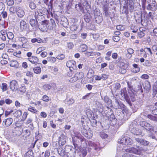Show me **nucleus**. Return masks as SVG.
Returning <instances> with one entry per match:
<instances>
[{
  "instance_id": "58836bf2",
  "label": "nucleus",
  "mask_w": 157,
  "mask_h": 157,
  "mask_svg": "<svg viewBox=\"0 0 157 157\" xmlns=\"http://www.w3.org/2000/svg\"><path fill=\"white\" fill-rule=\"evenodd\" d=\"M94 17L102 15L101 13L100 12L99 9L96 8L94 11Z\"/></svg>"
},
{
  "instance_id": "423d86ee",
  "label": "nucleus",
  "mask_w": 157,
  "mask_h": 157,
  "mask_svg": "<svg viewBox=\"0 0 157 157\" xmlns=\"http://www.w3.org/2000/svg\"><path fill=\"white\" fill-rule=\"evenodd\" d=\"M117 142L123 145V147L131 145L132 144V140L127 136H124L120 137L117 140Z\"/></svg>"
},
{
  "instance_id": "a18cd8bd",
  "label": "nucleus",
  "mask_w": 157,
  "mask_h": 157,
  "mask_svg": "<svg viewBox=\"0 0 157 157\" xmlns=\"http://www.w3.org/2000/svg\"><path fill=\"white\" fill-rule=\"evenodd\" d=\"M147 117L148 118L152 120L153 121H157V117L153 116L151 114L148 115Z\"/></svg>"
},
{
  "instance_id": "c9c22d12",
  "label": "nucleus",
  "mask_w": 157,
  "mask_h": 157,
  "mask_svg": "<svg viewBox=\"0 0 157 157\" xmlns=\"http://www.w3.org/2000/svg\"><path fill=\"white\" fill-rule=\"evenodd\" d=\"M87 48L88 47L86 44H82L79 47V50L82 52H84L86 50Z\"/></svg>"
},
{
  "instance_id": "1a4fd4ad",
  "label": "nucleus",
  "mask_w": 157,
  "mask_h": 157,
  "mask_svg": "<svg viewBox=\"0 0 157 157\" xmlns=\"http://www.w3.org/2000/svg\"><path fill=\"white\" fill-rule=\"evenodd\" d=\"M65 152L67 157H74L75 154L74 148L70 146L67 145L65 148Z\"/></svg>"
},
{
  "instance_id": "a211bd4d",
  "label": "nucleus",
  "mask_w": 157,
  "mask_h": 157,
  "mask_svg": "<svg viewBox=\"0 0 157 157\" xmlns=\"http://www.w3.org/2000/svg\"><path fill=\"white\" fill-rule=\"evenodd\" d=\"M135 140L136 141L143 145L147 146L149 144V142L143 139L136 138Z\"/></svg>"
},
{
  "instance_id": "052dcab7",
  "label": "nucleus",
  "mask_w": 157,
  "mask_h": 157,
  "mask_svg": "<svg viewBox=\"0 0 157 157\" xmlns=\"http://www.w3.org/2000/svg\"><path fill=\"white\" fill-rule=\"evenodd\" d=\"M130 29L132 30V32L133 33H136L138 31V29L136 27L133 25H132L131 26Z\"/></svg>"
},
{
  "instance_id": "0eeeda50",
  "label": "nucleus",
  "mask_w": 157,
  "mask_h": 157,
  "mask_svg": "<svg viewBox=\"0 0 157 157\" xmlns=\"http://www.w3.org/2000/svg\"><path fill=\"white\" fill-rule=\"evenodd\" d=\"M43 10L45 11V12L42 13L41 12V10H40L39 11H36L35 12V18L37 21H40L41 22L45 21H47L45 20L44 17L43 15H44L45 13H46V12L48 11L47 9L45 8H42Z\"/></svg>"
},
{
  "instance_id": "ddd939ff",
  "label": "nucleus",
  "mask_w": 157,
  "mask_h": 157,
  "mask_svg": "<svg viewBox=\"0 0 157 157\" xmlns=\"http://www.w3.org/2000/svg\"><path fill=\"white\" fill-rule=\"evenodd\" d=\"M87 2L85 0H80V2L75 6V8L78 11H82L83 10V6H84Z\"/></svg>"
},
{
  "instance_id": "69168bd1",
  "label": "nucleus",
  "mask_w": 157,
  "mask_h": 157,
  "mask_svg": "<svg viewBox=\"0 0 157 157\" xmlns=\"http://www.w3.org/2000/svg\"><path fill=\"white\" fill-rule=\"evenodd\" d=\"M5 8V5L2 3H0V14L4 11Z\"/></svg>"
},
{
  "instance_id": "13d9d810",
  "label": "nucleus",
  "mask_w": 157,
  "mask_h": 157,
  "mask_svg": "<svg viewBox=\"0 0 157 157\" xmlns=\"http://www.w3.org/2000/svg\"><path fill=\"white\" fill-rule=\"evenodd\" d=\"M74 45L72 42H68L67 43V47L68 49H71L74 47Z\"/></svg>"
},
{
  "instance_id": "0e129e2a",
  "label": "nucleus",
  "mask_w": 157,
  "mask_h": 157,
  "mask_svg": "<svg viewBox=\"0 0 157 157\" xmlns=\"http://www.w3.org/2000/svg\"><path fill=\"white\" fill-rule=\"evenodd\" d=\"M45 48L44 47H41L38 48L36 51V53L39 54L41 52L44 50Z\"/></svg>"
},
{
  "instance_id": "c03bdc74",
  "label": "nucleus",
  "mask_w": 157,
  "mask_h": 157,
  "mask_svg": "<svg viewBox=\"0 0 157 157\" xmlns=\"http://www.w3.org/2000/svg\"><path fill=\"white\" fill-rule=\"evenodd\" d=\"M31 41L33 43H35L36 42L38 43H40L42 42V40L40 38H33L32 39Z\"/></svg>"
},
{
  "instance_id": "393cba45",
  "label": "nucleus",
  "mask_w": 157,
  "mask_h": 157,
  "mask_svg": "<svg viewBox=\"0 0 157 157\" xmlns=\"http://www.w3.org/2000/svg\"><path fill=\"white\" fill-rule=\"evenodd\" d=\"M112 90H113L114 91H116L117 90H119L121 87V85L119 83L117 82L113 84L110 86Z\"/></svg>"
},
{
  "instance_id": "2f4dec72",
  "label": "nucleus",
  "mask_w": 157,
  "mask_h": 157,
  "mask_svg": "<svg viewBox=\"0 0 157 157\" xmlns=\"http://www.w3.org/2000/svg\"><path fill=\"white\" fill-rule=\"evenodd\" d=\"M91 17L90 14L88 13L84 16V19L85 21L87 23H89L91 21Z\"/></svg>"
},
{
  "instance_id": "cd10ccee",
  "label": "nucleus",
  "mask_w": 157,
  "mask_h": 157,
  "mask_svg": "<svg viewBox=\"0 0 157 157\" xmlns=\"http://www.w3.org/2000/svg\"><path fill=\"white\" fill-rule=\"evenodd\" d=\"M19 40L23 44L22 45V48H25V44L28 41L27 38L24 37H21L19 38Z\"/></svg>"
},
{
  "instance_id": "39448f33",
  "label": "nucleus",
  "mask_w": 157,
  "mask_h": 157,
  "mask_svg": "<svg viewBox=\"0 0 157 157\" xmlns=\"http://www.w3.org/2000/svg\"><path fill=\"white\" fill-rule=\"evenodd\" d=\"M138 148L132 147L125 150L127 152L134 154L137 155H142L143 153L147 151V148L144 147H138Z\"/></svg>"
},
{
  "instance_id": "3c124183",
  "label": "nucleus",
  "mask_w": 157,
  "mask_h": 157,
  "mask_svg": "<svg viewBox=\"0 0 157 157\" xmlns=\"http://www.w3.org/2000/svg\"><path fill=\"white\" fill-rule=\"evenodd\" d=\"M78 80V79L75 74L74 76L70 78L69 81L70 82L72 83L76 82Z\"/></svg>"
},
{
  "instance_id": "4d7b16f0",
  "label": "nucleus",
  "mask_w": 157,
  "mask_h": 157,
  "mask_svg": "<svg viewBox=\"0 0 157 157\" xmlns=\"http://www.w3.org/2000/svg\"><path fill=\"white\" fill-rule=\"evenodd\" d=\"M122 157H137V156L132 154H129V153H126L122 155Z\"/></svg>"
},
{
  "instance_id": "bf43d9fd",
  "label": "nucleus",
  "mask_w": 157,
  "mask_h": 157,
  "mask_svg": "<svg viewBox=\"0 0 157 157\" xmlns=\"http://www.w3.org/2000/svg\"><path fill=\"white\" fill-rule=\"evenodd\" d=\"M3 123H4L5 125L6 126H9L10 125V118L6 119Z\"/></svg>"
},
{
  "instance_id": "4468645a",
  "label": "nucleus",
  "mask_w": 157,
  "mask_h": 157,
  "mask_svg": "<svg viewBox=\"0 0 157 157\" xmlns=\"http://www.w3.org/2000/svg\"><path fill=\"white\" fill-rule=\"evenodd\" d=\"M59 21L60 22V24L65 28L67 27V26L68 25V21L65 17L63 16L60 17Z\"/></svg>"
},
{
  "instance_id": "6e6552de",
  "label": "nucleus",
  "mask_w": 157,
  "mask_h": 157,
  "mask_svg": "<svg viewBox=\"0 0 157 157\" xmlns=\"http://www.w3.org/2000/svg\"><path fill=\"white\" fill-rule=\"evenodd\" d=\"M135 121L133 122L130 125V128L131 129V132L136 135H140L142 133V131L140 129L139 126L136 125Z\"/></svg>"
},
{
  "instance_id": "f257e3e1",
  "label": "nucleus",
  "mask_w": 157,
  "mask_h": 157,
  "mask_svg": "<svg viewBox=\"0 0 157 157\" xmlns=\"http://www.w3.org/2000/svg\"><path fill=\"white\" fill-rule=\"evenodd\" d=\"M127 82L128 86V94L127 93L126 88H124L121 90L120 94L122 98H124L126 101L131 99L132 101L134 102L135 101V99L134 98L133 87L128 82Z\"/></svg>"
},
{
  "instance_id": "e433bc0d",
  "label": "nucleus",
  "mask_w": 157,
  "mask_h": 157,
  "mask_svg": "<svg viewBox=\"0 0 157 157\" xmlns=\"http://www.w3.org/2000/svg\"><path fill=\"white\" fill-rule=\"evenodd\" d=\"M78 79H80L83 78L84 76V74L82 72H79L76 73L75 74Z\"/></svg>"
},
{
  "instance_id": "2eb2a0df",
  "label": "nucleus",
  "mask_w": 157,
  "mask_h": 157,
  "mask_svg": "<svg viewBox=\"0 0 157 157\" xmlns=\"http://www.w3.org/2000/svg\"><path fill=\"white\" fill-rule=\"evenodd\" d=\"M48 23V21L41 22V24L38 25V27L42 31H45L48 29L47 25Z\"/></svg>"
},
{
  "instance_id": "c756f323",
  "label": "nucleus",
  "mask_w": 157,
  "mask_h": 157,
  "mask_svg": "<svg viewBox=\"0 0 157 157\" xmlns=\"http://www.w3.org/2000/svg\"><path fill=\"white\" fill-rule=\"evenodd\" d=\"M122 110L123 113H125L126 115L128 117L130 116L132 114V113L126 108L125 106L124 107V108L122 109Z\"/></svg>"
},
{
  "instance_id": "7c9ffc66",
  "label": "nucleus",
  "mask_w": 157,
  "mask_h": 157,
  "mask_svg": "<svg viewBox=\"0 0 157 157\" xmlns=\"http://www.w3.org/2000/svg\"><path fill=\"white\" fill-rule=\"evenodd\" d=\"M143 85V87L146 90L149 89L151 87L150 82L148 81H145Z\"/></svg>"
},
{
  "instance_id": "b1692460",
  "label": "nucleus",
  "mask_w": 157,
  "mask_h": 157,
  "mask_svg": "<svg viewBox=\"0 0 157 157\" xmlns=\"http://www.w3.org/2000/svg\"><path fill=\"white\" fill-rule=\"evenodd\" d=\"M28 59L32 64L37 63L39 61L38 58L35 56H32L31 57L29 58Z\"/></svg>"
},
{
  "instance_id": "ea45409f",
  "label": "nucleus",
  "mask_w": 157,
  "mask_h": 157,
  "mask_svg": "<svg viewBox=\"0 0 157 157\" xmlns=\"http://www.w3.org/2000/svg\"><path fill=\"white\" fill-rule=\"evenodd\" d=\"M26 90V89L25 86H21L19 88L18 90V92L21 94H22L25 92Z\"/></svg>"
},
{
  "instance_id": "473e14b6",
  "label": "nucleus",
  "mask_w": 157,
  "mask_h": 157,
  "mask_svg": "<svg viewBox=\"0 0 157 157\" xmlns=\"http://www.w3.org/2000/svg\"><path fill=\"white\" fill-rule=\"evenodd\" d=\"M10 66L17 68L19 66L18 63L17 62L16 60H12L10 62Z\"/></svg>"
},
{
  "instance_id": "f8f14e48",
  "label": "nucleus",
  "mask_w": 157,
  "mask_h": 157,
  "mask_svg": "<svg viewBox=\"0 0 157 157\" xmlns=\"http://www.w3.org/2000/svg\"><path fill=\"white\" fill-rule=\"evenodd\" d=\"M113 106L114 108L115 109H121L124 108V107L125 106L121 101L116 99H115Z\"/></svg>"
},
{
  "instance_id": "c85d7f7f",
  "label": "nucleus",
  "mask_w": 157,
  "mask_h": 157,
  "mask_svg": "<svg viewBox=\"0 0 157 157\" xmlns=\"http://www.w3.org/2000/svg\"><path fill=\"white\" fill-rule=\"evenodd\" d=\"M20 27L21 30H23L26 28V23L24 20H22L20 22Z\"/></svg>"
},
{
  "instance_id": "9b49d317",
  "label": "nucleus",
  "mask_w": 157,
  "mask_h": 157,
  "mask_svg": "<svg viewBox=\"0 0 157 157\" xmlns=\"http://www.w3.org/2000/svg\"><path fill=\"white\" fill-rule=\"evenodd\" d=\"M140 124L142 127L144 128L148 131L154 130V127L149 123L145 121L140 122Z\"/></svg>"
},
{
  "instance_id": "de8ad7c7",
  "label": "nucleus",
  "mask_w": 157,
  "mask_h": 157,
  "mask_svg": "<svg viewBox=\"0 0 157 157\" xmlns=\"http://www.w3.org/2000/svg\"><path fill=\"white\" fill-rule=\"evenodd\" d=\"M140 32L138 33V36L139 38H141L143 37L145 35V33L142 31H143V29H141V28L140 29Z\"/></svg>"
},
{
  "instance_id": "4be33fe9",
  "label": "nucleus",
  "mask_w": 157,
  "mask_h": 157,
  "mask_svg": "<svg viewBox=\"0 0 157 157\" xmlns=\"http://www.w3.org/2000/svg\"><path fill=\"white\" fill-rule=\"evenodd\" d=\"M76 62L73 60H69L66 63V66L68 68L73 67L76 68V66H75Z\"/></svg>"
},
{
  "instance_id": "5701e85b",
  "label": "nucleus",
  "mask_w": 157,
  "mask_h": 157,
  "mask_svg": "<svg viewBox=\"0 0 157 157\" xmlns=\"http://www.w3.org/2000/svg\"><path fill=\"white\" fill-rule=\"evenodd\" d=\"M67 136L63 134L61 135L59 138V142L61 144L63 145L66 142Z\"/></svg>"
},
{
  "instance_id": "79ce46f5",
  "label": "nucleus",
  "mask_w": 157,
  "mask_h": 157,
  "mask_svg": "<svg viewBox=\"0 0 157 157\" xmlns=\"http://www.w3.org/2000/svg\"><path fill=\"white\" fill-rule=\"evenodd\" d=\"M34 72L37 74H39L41 72V68L39 67H36L33 69Z\"/></svg>"
},
{
  "instance_id": "dca6fc26",
  "label": "nucleus",
  "mask_w": 157,
  "mask_h": 157,
  "mask_svg": "<svg viewBox=\"0 0 157 157\" xmlns=\"http://www.w3.org/2000/svg\"><path fill=\"white\" fill-rule=\"evenodd\" d=\"M73 0H62V5L67 9H69L72 5Z\"/></svg>"
},
{
  "instance_id": "f3484780",
  "label": "nucleus",
  "mask_w": 157,
  "mask_h": 157,
  "mask_svg": "<svg viewBox=\"0 0 157 157\" xmlns=\"http://www.w3.org/2000/svg\"><path fill=\"white\" fill-rule=\"evenodd\" d=\"M18 88V85L17 82L14 80L10 82V89L13 91L17 90Z\"/></svg>"
},
{
  "instance_id": "6e6d98bb",
  "label": "nucleus",
  "mask_w": 157,
  "mask_h": 157,
  "mask_svg": "<svg viewBox=\"0 0 157 157\" xmlns=\"http://www.w3.org/2000/svg\"><path fill=\"white\" fill-rule=\"evenodd\" d=\"M116 28L119 30H124L125 29L124 26L122 25H119L116 26Z\"/></svg>"
},
{
  "instance_id": "a878e982",
  "label": "nucleus",
  "mask_w": 157,
  "mask_h": 157,
  "mask_svg": "<svg viewBox=\"0 0 157 157\" xmlns=\"http://www.w3.org/2000/svg\"><path fill=\"white\" fill-rule=\"evenodd\" d=\"M12 112H13V116L16 117H20L22 115V112L20 110H18L13 112V111H10V113Z\"/></svg>"
},
{
  "instance_id": "49530a36",
  "label": "nucleus",
  "mask_w": 157,
  "mask_h": 157,
  "mask_svg": "<svg viewBox=\"0 0 157 157\" xmlns=\"http://www.w3.org/2000/svg\"><path fill=\"white\" fill-rule=\"evenodd\" d=\"M78 26L76 25L73 24L70 27V29L71 31H76L78 28Z\"/></svg>"
},
{
  "instance_id": "bb28decb",
  "label": "nucleus",
  "mask_w": 157,
  "mask_h": 157,
  "mask_svg": "<svg viewBox=\"0 0 157 157\" xmlns=\"http://www.w3.org/2000/svg\"><path fill=\"white\" fill-rule=\"evenodd\" d=\"M58 152L59 155L62 157L64 156H66L64 148L63 149L62 147H59L58 149Z\"/></svg>"
},
{
  "instance_id": "aec40b11",
  "label": "nucleus",
  "mask_w": 157,
  "mask_h": 157,
  "mask_svg": "<svg viewBox=\"0 0 157 157\" xmlns=\"http://www.w3.org/2000/svg\"><path fill=\"white\" fill-rule=\"evenodd\" d=\"M103 13L106 17H111L112 15L111 13L109 12L108 6H103Z\"/></svg>"
},
{
  "instance_id": "72a5a7b5",
  "label": "nucleus",
  "mask_w": 157,
  "mask_h": 157,
  "mask_svg": "<svg viewBox=\"0 0 157 157\" xmlns=\"http://www.w3.org/2000/svg\"><path fill=\"white\" fill-rule=\"evenodd\" d=\"M94 18L95 21L97 23L99 24L102 21L103 19L102 15L95 17Z\"/></svg>"
},
{
  "instance_id": "338daca9",
  "label": "nucleus",
  "mask_w": 157,
  "mask_h": 157,
  "mask_svg": "<svg viewBox=\"0 0 157 157\" xmlns=\"http://www.w3.org/2000/svg\"><path fill=\"white\" fill-rule=\"evenodd\" d=\"M52 17L56 20L58 22L59 21L60 17H59L55 14H54V15L52 14Z\"/></svg>"
},
{
  "instance_id": "412c9836",
  "label": "nucleus",
  "mask_w": 157,
  "mask_h": 157,
  "mask_svg": "<svg viewBox=\"0 0 157 157\" xmlns=\"http://www.w3.org/2000/svg\"><path fill=\"white\" fill-rule=\"evenodd\" d=\"M16 14L18 17H22L25 15V13L24 10L22 9L19 7L17 8Z\"/></svg>"
},
{
  "instance_id": "37998d69",
  "label": "nucleus",
  "mask_w": 157,
  "mask_h": 157,
  "mask_svg": "<svg viewBox=\"0 0 157 157\" xmlns=\"http://www.w3.org/2000/svg\"><path fill=\"white\" fill-rule=\"evenodd\" d=\"M47 59L48 62L52 63H54L56 61V58L53 57H48L47 58Z\"/></svg>"
},
{
  "instance_id": "680f3d73",
  "label": "nucleus",
  "mask_w": 157,
  "mask_h": 157,
  "mask_svg": "<svg viewBox=\"0 0 157 157\" xmlns=\"http://www.w3.org/2000/svg\"><path fill=\"white\" fill-rule=\"evenodd\" d=\"M29 6L31 9L33 10L35 8L36 5L33 2H32L29 3Z\"/></svg>"
},
{
  "instance_id": "f704fd0d",
  "label": "nucleus",
  "mask_w": 157,
  "mask_h": 157,
  "mask_svg": "<svg viewBox=\"0 0 157 157\" xmlns=\"http://www.w3.org/2000/svg\"><path fill=\"white\" fill-rule=\"evenodd\" d=\"M94 75V71L92 69H90L87 74V77L89 78H92Z\"/></svg>"
},
{
  "instance_id": "5fc2aeb1",
  "label": "nucleus",
  "mask_w": 157,
  "mask_h": 157,
  "mask_svg": "<svg viewBox=\"0 0 157 157\" xmlns=\"http://www.w3.org/2000/svg\"><path fill=\"white\" fill-rule=\"evenodd\" d=\"M33 154L32 151H29L26 153L25 157H33Z\"/></svg>"
},
{
  "instance_id": "4c0bfd02",
  "label": "nucleus",
  "mask_w": 157,
  "mask_h": 157,
  "mask_svg": "<svg viewBox=\"0 0 157 157\" xmlns=\"http://www.w3.org/2000/svg\"><path fill=\"white\" fill-rule=\"evenodd\" d=\"M84 135L85 137H86L88 139H90L93 136V134L92 133L91 131H86L84 133Z\"/></svg>"
},
{
  "instance_id": "603ef678",
  "label": "nucleus",
  "mask_w": 157,
  "mask_h": 157,
  "mask_svg": "<svg viewBox=\"0 0 157 157\" xmlns=\"http://www.w3.org/2000/svg\"><path fill=\"white\" fill-rule=\"evenodd\" d=\"M110 1V0H103L102 2V5L103 6H108Z\"/></svg>"
},
{
  "instance_id": "f03ea898",
  "label": "nucleus",
  "mask_w": 157,
  "mask_h": 157,
  "mask_svg": "<svg viewBox=\"0 0 157 157\" xmlns=\"http://www.w3.org/2000/svg\"><path fill=\"white\" fill-rule=\"evenodd\" d=\"M121 4L122 5H123L122 13L123 14L125 13L127 16L128 14V9L130 12L133 11L134 3L133 0H122Z\"/></svg>"
},
{
  "instance_id": "e2e57ef3",
  "label": "nucleus",
  "mask_w": 157,
  "mask_h": 157,
  "mask_svg": "<svg viewBox=\"0 0 157 157\" xmlns=\"http://www.w3.org/2000/svg\"><path fill=\"white\" fill-rule=\"evenodd\" d=\"M110 124L111 125L114 126L117 123V119H114V120H112L110 119Z\"/></svg>"
},
{
  "instance_id": "8fccbe9b",
  "label": "nucleus",
  "mask_w": 157,
  "mask_h": 157,
  "mask_svg": "<svg viewBox=\"0 0 157 157\" xmlns=\"http://www.w3.org/2000/svg\"><path fill=\"white\" fill-rule=\"evenodd\" d=\"M7 85L6 83H3L2 84V89L3 91H6L7 89Z\"/></svg>"
},
{
  "instance_id": "9d476101",
  "label": "nucleus",
  "mask_w": 157,
  "mask_h": 157,
  "mask_svg": "<svg viewBox=\"0 0 157 157\" xmlns=\"http://www.w3.org/2000/svg\"><path fill=\"white\" fill-rule=\"evenodd\" d=\"M148 5L147 6V10L153 11L156 10V2L154 0H148Z\"/></svg>"
},
{
  "instance_id": "a19ab883",
  "label": "nucleus",
  "mask_w": 157,
  "mask_h": 157,
  "mask_svg": "<svg viewBox=\"0 0 157 157\" xmlns=\"http://www.w3.org/2000/svg\"><path fill=\"white\" fill-rule=\"evenodd\" d=\"M104 100L105 102L108 105H109L111 104V100L107 96H105L104 97Z\"/></svg>"
},
{
  "instance_id": "864d4df0",
  "label": "nucleus",
  "mask_w": 157,
  "mask_h": 157,
  "mask_svg": "<svg viewBox=\"0 0 157 157\" xmlns=\"http://www.w3.org/2000/svg\"><path fill=\"white\" fill-rule=\"evenodd\" d=\"M17 8L16 7H10V15L11 13L13 14L16 13Z\"/></svg>"
},
{
  "instance_id": "20e7f679",
  "label": "nucleus",
  "mask_w": 157,
  "mask_h": 157,
  "mask_svg": "<svg viewBox=\"0 0 157 157\" xmlns=\"http://www.w3.org/2000/svg\"><path fill=\"white\" fill-rule=\"evenodd\" d=\"M73 143L75 149L78 148V144L79 142H82L84 141V138L82 136L81 134L78 132H74V136L72 137Z\"/></svg>"
},
{
  "instance_id": "7ed1b4c3",
  "label": "nucleus",
  "mask_w": 157,
  "mask_h": 157,
  "mask_svg": "<svg viewBox=\"0 0 157 157\" xmlns=\"http://www.w3.org/2000/svg\"><path fill=\"white\" fill-rule=\"evenodd\" d=\"M88 145L90 147H92V148L89 147L83 148L81 151L83 157L86 156L88 151L89 152L92 149H94L97 151H98L101 149V148L100 147L99 144L98 142L94 143L92 141H89L88 142Z\"/></svg>"
},
{
  "instance_id": "774afa93",
  "label": "nucleus",
  "mask_w": 157,
  "mask_h": 157,
  "mask_svg": "<svg viewBox=\"0 0 157 157\" xmlns=\"http://www.w3.org/2000/svg\"><path fill=\"white\" fill-rule=\"evenodd\" d=\"M28 109L29 111L31 112L36 113L37 112V110L35 109L33 107L30 106L29 107Z\"/></svg>"
},
{
  "instance_id": "09e8293b",
  "label": "nucleus",
  "mask_w": 157,
  "mask_h": 157,
  "mask_svg": "<svg viewBox=\"0 0 157 157\" xmlns=\"http://www.w3.org/2000/svg\"><path fill=\"white\" fill-rule=\"evenodd\" d=\"M42 99L44 101L47 102L49 101L51 99L46 95H44L42 98Z\"/></svg>"
},
{
  "instance_id": "6ab92c4d",
  "label": "nucleus",
  "mask_w": 157,
  "mask_h": 157,
  "mask_svg": "<svg viewBox=\"0 0 157 157\" xmlns=\"http://www.w3.org/2000/svg\"><path fill=\"white\" fill-rule=\"evenodd\" d=\"M29 22L30 25L33 28H36L38 27V23L36 19L35 20L34 19H31L29 21Z\"/></svg>"
}]
</instances>
